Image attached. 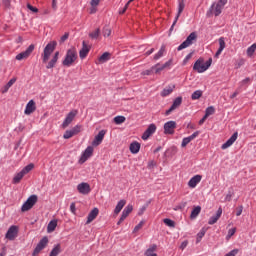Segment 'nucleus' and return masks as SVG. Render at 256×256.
<instances>
[{"label": "nucleus", "mask_w": 256, "mask_h": 256, "mask_svg": "<svg viewBox=\"0 0 256 256\" xmlns=\"http://www.w3.org/2000/svg\"><path fill=\"white\" fill-rule=\"evenodd\" d=\"M212 63V58H209L206 62H204L203 59H198L193 65V70L197 73H205V71L211 67Z\"/></svg>", "instance_id": "nucleus-1"}, {"label": "nucleus", "mask_w": 256, "mask_h": 256, "mask_svg": "<svg viewBox=\"0 0 256 256\" xmlns=\"http://www.w3.org/2000/svg\"><path fill=\"white\" fill-rule=\"evenodd\" d=\"M75 61H77V50L75 48L68 49L62 61L63 67H71Z\"/></svg>", "instance_id": "nucleus-2"}, {"label": "nucleus", "mask_w": 256, "mask_h": 256, "mask_svg": "<svg viewBox=\"0 0 256 256\" xmlns=\"http://www.w3.org/2000/svg\"><path fill=\"white\" fill-rule=\"evenodd\" d=\"M57 48V41H51L49 42L45 48H44V52L42 54V61L43 63H45L46 61H49V57H51V54L53 53V51H55V49Z\"/></svg>", "instance_id": "nucleus-3"}, {"label": "nucleus", "mask_w": 256, "mask_h": 256, "mask_svg": "<svg viewBox=\"0 0 256 256\" xmlns=\"http://www.w3.org/2000/svg\"><path fill=\"white\" fill-rule=\"evenodd\" d=\"M33 167H35L33 163H30L27 166H25L20 172H18L14 176L12 183H14V185H17V183H20L23 177H25V175H27V173H29L33 169Z\"/></svg>", "instance_id": "nucleus-4"}, {"label": "nucleus", "mask_w": 256, "mask_h": 256, "mask_svg": "<svg viewBox=\"0 0 256 256\" xmlns=\"http://www.w3.org/2000/svg\"><path fill=\"white\" fill-rule=\"evenodd\" d=\"M193 41H197L196 32L190 33V35H188L186 40L178 46L177 51H183V49H187V47H191V44L193 43Z\"/></svg>", "instance_id": "nucleus-5"}, {"label": "nucleus", "mask_w": 256, "mask_h": 256, "mask_svg": "<svg viewBox=\"0 0 256 256\" xmlns=\"http://www.w3.org/2000/svg\"><path fill=\"white\" fill-rule=\"evenodd\" d=\"M37 203V195H31L27 201L24 202V204L21 207V211L25 213V211H29L33 209V206Z\"/></svg>", "instance_id": "nucleus-6"}, {"label": "nucleus", "mask_w": 256, "mask_h": 256, "mask_svg": "<svg viewBox=\"0 0 256 256\" xmlns=\"http://www.w3.org/2000/svg\"><path fill=\"white\" fill-rule=\"evenodd\" d=\"M47 243H49V238H47V236H44L36 245L32 255L36 256L39 255V253H41V251H43V249H45V247H47Z\"/></svg>", "instance_id": "nucleus-7"}, {"label": "nucleus", "mask_w": 256, "mask_h": 256, "mask_svg": "<svg viewBox=\"0 0 256 256\" xmlns=\"http://www.w3.org/2000/svg\"><path fill=\"white\" fill-rule=\"evenodd\" d=\"M185 9V0H179V3H178V12H177V15L169 29L170 33L171 31H173V29L175 28V25H177V21H179V17H181V13H183Z\"/></svg>", "instance_id": "nucleus-8"}, {"label": "nucleus", "mask_w": 256, "mask_h": 256, "mask_svg": "<svg viewBox=\"0 0 256 256\" xmlns=\"http://www.w3.org/2000/svg\"><path fill=\"white\" fill-rule=\"evenodd\" d=\"M177 129V122L170 120L164 124V135H174Z\"/></svg>", "instance_id": "nucleus-9"}, {"label": "nucleus", "mask_w": 256, "mask_h": 256, "mask_svg": "<svg viewBox=\"0 0 256 256\" xmlns=\"http://www.w3.org/2000/svg\"><path fill=\"white\" fill-rule=\"evenodd\" d=\"M225 6L221 5V4H218L217 3H213L210 7V10L207 12V17H211V13H213L214 11V15L215 17H219V15L223 12V8Z\"/></svg>", "instance_id": "nucleus-10"}, {"label": "nucleus", "mask_w": 256, "mask_h": 256, "mask_svg": "<svg viewBox=\"0 0 256 256\" xmlns=\"http://www.w3.org/2000/svg\"><path fill=\"white\" fill-rule=\"evenodd\" d=\"M33 51H35V45L30 44L25 51L16 55V61H23V59H27V57H29Z\"/></svg>", "instance_id": "nucleus-11"}, {"label": "nucleus", "mask_w": 256, "mask_h": 256, "mask_svg": "<svg viewBox=\"0 0 256 256\" xmlns=\"http://www.w3.org/2000/svg\"><path fill=\"white\" fill-rule=\"evenodd\" d=\"M76 116H77V110L70 111L66 115V117H65V119H64V121H63V123L61 125L62 129H67L69 124L73 123V119H75Z\"/></svg>", "instance_id": "nucleus-12"}, {"label": "nucleus", "mask_w": 256, "mask_h": 256, "mask_svg": "<svg viewBox=\"0 0 256 256\" xmlns=\"http://www.w3.org/2000/svg\"><path fill=\"white\" fill-rule=\"evenodd\" d=\"M18 233H19V228L15 225H12L7 230L5 237L9 241H14V239L17 237Z\"/></svg>", "instance_id": "nucleus-13"}, {"label": "nucleus", "mask_w": 256, "mask_h": 256, "mask_svg": "<svg viewBox=\"0 0 256 256\" xmlns=\"http://www.w3.org/2000/svg\"><path fill=\"white\" fill-rule=\"evenodd\" d=\"M93 155V146H88L84 152L82 153L80 159H79V163L81 165H83V163H85V161H87V159H89L90 157H92Z\"/></svg>", "instance_id": "nucleus-14"}, {"label": "nucleus", "mask_w": 256, "mask_h": 256, "mask_svg": "<svg viewBox=\"0 0 256 256\" xmlns=\"http://www.w3.org/2000/svg\"><path fill=\"white\" fill-rule=\"evenodd\" d=\"M155 131H157V126L154 123L150 124L142 134L143 141H147V139H149L150 136L155 133Z\"/></svg>", "instance_id": "nucleus-15"}, {"label": "nucleus", "mask_w": 256, "mask_h": 256, "mask_svg": "<svg viewBox=\"0 0 256 256\" xmlns=\"http://www.w3.org/2000/svg\"><path fill=\"white\" fill-rule=\"evenodd\" d=\"M77 190L81 195H89L91 193V186L87 182H82L77 185Z\"/></svg>", "instance_id": "nucleus-16"}, {"label": "nucleus", "mask_w": 256, "mask_h": 256, "mask_svg": "<svg viewBox=\"0 0 256 256\" xmlns=\"http://www.w3.org/2000/svg\"><path fill=\"white\" fill-rule=\"evenodd\" d=\"M107 131L100 130L98 134L95 136L94 140L92 141L93 147H98V145H101L103 143V139H105V134Z\"/></svg>", "instance_id": "nucleus-17"}, {"label": "nucleus", "mask_w": 256, "mask_h": 256, "mask_svg": "<svg viewBox=\"0 0 256 256\" xmlns=\"http://www.w3.org/2000/svg\"><path fill=\"white\" fill-rule=\"evenodd\" d=\"M154 69V73L156 75H159V73H161V71L167 69V67H171V60H168L166 63L161 64V63H157L154 66H152Z\"/></svg>", "instance_id": "nucleus-18"}, {"label": "nucleus", "mask_w": 256, "mask_h": 256, "mask_svg": "<svg viewBox=\"0 0 256 256\" xmlns=\"http://www.w3.org/2000/svg\"><path fill=\"white\" fill-rule=\"evenodd\" d=\"M221 215H223V208L219 207L216 214L209 218L208 225H215L221 219Z\"/></svg>", "instance_id": "nucleus-19"}, {"label": "nucleus", "mask_w": 256, "mask_h": 256, "mask_svg": "<svg viewBox=\"0 0 256 256\" xmlns=\"http://www.w3.org/2000/svg\"><path fill=\"white\" fill-rule=\"evenodd\" d=\"M239 137V133L235 132L224 144H222L221 149H229L235 141H237V138Z\"/></svg>", "instance_id": "nucleus-20"}, {"label": "nucleus", "mask_w": 256, "mask_h": 256, "mask_svg": "<svg viewBox=\"0 0 256 256\" xmlns=\"http://www.w3.org/2000/svg\"><path fill=\"white\" fill-rule=\"evenodd\" d=\"M201 179H203V176L197 174L195 176H193L189 182H188V186L191 189H195L197 187V185H199V183H201Z\"/></svg>", "instance_id": "nucleus-21"}, {"label": "nucleus", "mask_w": 256, "mask_h": 256, "mask_svg": "<svg viewBox=\"0 0 256 256\" xmlns=\"http://www.w3.org/2000/svg\"><path fill=\"white\" fill-rule=\"evenodd\" d=\"M37 109V106L35 104L34 100H30L25 107L24 113L25 115H31L35 110Z\"/></svg>", "instance_id": "nucleus-22"}, {"label": "nucleus", "mask_w": 256, "mask_h": 256, "mask_svg": "<svg viewBox=\"0 0 256 256\" xmlns=\"http://www.w3.org/2000/svg\"><path fill=\"white\" fill-rule=\"evenodd\" d=\"M89 46H87V43H85V41L82 42V48L79 51V56L80 59H85V57H87V55H89Z\"/></svg>", "instance_id": "nucleus-23"}, {"label": "nucleus", "mask_w": 256, "mask_h": 256, "mask_svg": "<svg viewBox=\"0 0 256 256\" xmlns=\"http://www.w3.org/2000/svg\"><path fill=\"white\" fill-rule=\"evenodd\" d=\"M97 215H99V208H94L87 217V221L86 223L89 224L92 221H95V219H97Z\"/></svg>", "instance_id": "nucleus-24"}, {"label": "nucleus", "mask_w": 256, "mask_h": 256, "mask_svg": "<svg viewBox=\"0 0 256 256\" xmlns=\"http://www.w3.org/2000/svg\"><path fill=\"white\" fill-rule=\"evenodd\" d=\"M57 61H59V51L55 52L53 58L48 62L46 69H53L57 65Z\"/></svg>", "instance_id": "nucleus-25"}, {"label": "nucleus", "mask_w": 256, "mask_h": 256, "mask_svg": "<svg viewBox=\"0 0 256 256\" xmlns=\"http://www.w3.org/2000/svg\"><path fill=\"white\" fill-rule=\"evenodd\" d=\"M141 150V144L137 141H134L130 144V152L133 155H137V153H139V151Z\"/></svg>", "instance_id": "nucleus-26"}, {"label": "nucleus", "mask_w": 256, "mask_h": 256, "mask_svg": "<svg viewBox=\"0 0 256 256\" xmlns=\"http://www.w3.org/2000/svg\"><path fill=\"white\" fill-rule=\"evenodd\" d=\"M174 89H175L174 84L168 85L166 88H164L161 91V93H160L161 97H168V95H171L173 93Z\"/></svg>", "instance_id": "nucleus-27"}, {"label": "nucleus", "mask_w": 256, "mask_h": 256, "mask_svg": "<svg viewBox=\"0 0 256 256\" xmlns=\"http://www.w3.org/2000/svg\"><path fill=\"white\" fill-rule=\"evenodd\" d=\"M155 251H157V246L156 244H152L144 253L145 256H157V253H155Z\"/></svg>", "instance_id": "nucleus-28"}, {"label": "nucleus", "mask_w": 256, "mask_h": 256, "mask_svg": "<svg viewBox=\"0 0 256 256\" xmlns=\"http://www.w3.org/2000/svg\"><path fill=\"white\" fill-rule=\"evenodd\" d=\"M127 202L125 201V200H120L118 203H117V205H116V207H115V209H114V213H115V215H119V213H121V210L123 209V207H125V204H126Z\"/></svg>", "instance_id": "nucleus-29"}, {"label": "nucleus", "mask_w": 256, "mask_h": 256, "mask_svg": "<svg viewBox=\"0 0 256 256\" xmlns=\"http://www.w3.org/2000/svg\"><path fill=\"white\" fill-rule=\"evenodd\" d=\"M56 228H57V220H51L48 223L47 232L48 233H53V231H55Z\"/></svg>", "instance_id": "nucleus-30"}, {"label": "nucleus", "mask_w": 256, "mask_h": 256, "mask_svg": "<svg viewBox=\"0 0 256 256\" xmlns=\"http://www.w3.org/2000/svg\"><path fill=\"white\" fill-rule=\"evenodd\" d=\"M181 103H183V97L178 96L171 105L172 109H177V107L181 106Z\"/></svg>", "instance_id": "nucleus-31"}, {"label": "nucleus", "mask_w": 256, "mask_h": 256, "mask_svg": "<svg viewBox=\"0 0 256 256\" xmlns=\"http://www.w3.org/2000/svg\"><path fill=\"white\" fill-rule=\"evenodd\" d=\"M201 97H203V91L202 90H196L191 95L192 101H197V99H201Z\"/></svg>", "instance_id": "nucleus-32"}, {"label": "nucleus", "mask_w": 256, "mask_h": 256, "mask_svg": "<svg viewBox=\"0 0 256 256\" xmlns=\"http://www.w3.org/2000/svg\"><path fill=\"white\" fill-rule=\"evenodd\" d=\"M61 253V244H56L50 252L49 256H57Z\"/></svg>", "instance_id": "nucleus-33"}, {"label": "nucleus", "mask_w": 256, "mask_h": 256, "mask_svg": "<svg viewBox=\"0 0 256 256\" xmlns=\"http://www.w3.org/2000/svg\"><path fill=\"white\" fill-rule=\"evenodd\" d=\"M199 213H201V206H196V207L192 210V212H191V214H190V218H192V219H197V216L199 215Z\"/></svg>", "instance_id": "nucleus-34"}, {"label": "nucleus", "mask_w": 256, "mask_h": 256, "mask_svg": "<svg viewBox=\"0 0 256 256\" xmlns=\"http://www.w3.org/2000/svg\"><path fill=\"white\" fill-rule=\"evenodd\" d=\"M109 57H111V53H109V52H104V53L99 57V62H100V63H107V61H109Z\"/></svg>", "instance_id": "nucleus-35"}, {"label": "nucleus", "mask_w": 256, "mask_h": 256, "mask_svg": "<svg viewBox=\"0 0 256 256\" xmlns=\"http://www.w3.org/2000/svg\"><path fill=\"white\" fill-rule=\"evenodd\" d=\"M164 53H165V46H162L160 50L154 55V61H159V59L163 57Z\"/></svg>", "instance_id": "nucleus-36"}, {"label": "nucleus", "mask_w": 256, "mask_h": 256, "mask_svg": "<svg viewBox=\"0 0 256 256\" xmlns=\"http://www.w3.org/2000/svg\"><path fill=\"white\" fill-rule=\"evenodd\" d=\"M207 233V230L205 228H202L199 233L197 234L196 243H200V241L205 237V234Z\"/></svg>", "instance_id": "nucleus-37"}, {"label": "nucleus", "mask_w": 256, "mask_h": 256, "mask_svg": "<svg viewBox=\"0 0 256 256\" xmlns=\"http://www.w3.org/2000/svg\"><path fill=\"white\" fill-rule=\"evenodd\" d=\"M125 121H126L125 116H116V117H114V123L116 125H121V124L125 123Z\"/></svg>", "instance_id": "nucleus-38"}, {"label": "nucleus", "mask_w": 256, "mask_h": 256, "mask_svg": "<svg viewBox=\"0 0 256 256\" xmlns=\"http://www.w3.org/2000/svg\"><path fill=\"white\" fill-rule=\"evenodd\" d=\"M255 50H256V43L252 44L247 48L248 57H253V53H255Z\"/></svg>", "instance_id": "nucleus-39"}, {"label": "nucleus", "mask_w": 256, "mask_h": 256, "mask_svg": "<svg viewBox=\"0 0 256 256\" xmlns=\"http://www.w3.org/2000/svg\"><path fill=\"white\" fill-rule=\"evenodd\" d=\"M234 195H235V192L233 191V188H229L228 193L225 197V201H231Z\"/></svg>", "instance_id": "nucleus-40"}, {"label": "nucleus", "mask_w": 256, "mask_h": 256, "mask_svg": "<svg viewBox=\"0 0 256 256\" xmlns=\"http://www.w3.org/2000/svg\"><path fill=\"white\" fill-rule=\"evenodd\" d=\"M99 35H101V29H96L94 32L89 34V37H91V39H98Z\"/></svg>", "instance_id": "nucleus-41"}, {"label": "nucleus", "mask_w": 256, "mask_h": 256, "mask_svg": "<svg viewBox=\"0 0 256 256\" xmlns=\"http://www.w3.org/2000/svg\"><path fill=\"white\" fill-rule=\"evenodd\" d=\"M215 113V107L209 106L205 110L206 117H209L210 115H213Z\"/></svg>", "instance_id": "nucleus-42"}, {"label": "nucleus", "mask_w": 256, "mask_h": 256, "mask_svg": "<svg viewBox=\"0 0 256 256\" xmlns=\"http://www.w3.org/2000/svg\"><path fill=\"white\" fill-rule=\"evenodd\" d=\"M131 211H133V205L128 204L124 210L122 211V213H124L127 217H129V213H131Z\"/></svg>", "instance_id": "nucleus-43"}, {"label": "nucleus", "mask_w": 256, "mask_h": 256, "mask_svg": "<svg viewBox=\"0 0 256 256\" xmlns=\"http://www.w3.org/2000/svg\"><path fill=\"white\" fill-rule=\"evenodd\" d=\"M235 233H237V228L229 229L228 234L226 236V241H229V239H231V237L235 235Z\"/></svg>", "instance_id": "nucleus-44"}, {"label": "nucleus", "mask_w": 256, "mask_h": 256, "mask_svg": "<svg viewBox=\"0 0 256 256\" xmlns=\"http://www.w3.org/2000/svg\"><path fill=\"white\" fill-rule=\"evenodd\" d=\"M226 47V44H225V38L224 37H220L219 38V50L220 51H223Z\"/></svg>", "instance_id": "nucleus-45"}, {"label": "nucleus", "mask_w": 256, "mask_h": 256, "mask_svg": "<svg viewBox=\"0 0 256 256\" xmlns=\"http://www.w3.org/2000/svg\"><path fill=\"white\" fill-rule=\"evenodd\" d=\"M75 134H73L72 130H66L64 135H63V139H71V137H73Z\"/></svg>", "instance_id": "nucleus-46"}, {"label": "nucleus", "mask_w": 256, "mask_h": 256, "mask_svg": "<svg viewBox=\"0 0 256 256\" xmlns=\"http://www.w3.org/2000/svg\"><path fill=\"white\" fill-rule=\"evenodd\" d=\"M251 81V78L247 77L244 80H242L240 82V87L239 89H241L242 87H247V85H249V82Z\"/></svg>", "instance_id": "nucleus-47"}, {"label": "nucleus", "mask_w": 256, "mask_h": 256, "mask_svg": "<svg viewBox=\"0 0 256 256\" xmlns=\"http://www.w3.org/2000/svg\"><path fill=\"white\" fill-rule=\"evenodd\" d=\"M163 222L167 225V227H175V221L169 218L164 219Z\"/></svg>", "instance_id": "nucleus-48"}, {"label": "nucleus", "mask_w": 256, "mask_h": 256, "mask_svg": "<svg viewBox=\"0 0 256 256\" xmlns=\"http://www.w3.org/2000/svg\"><path fill=\"white\" fill-rule=\"evenodd\" d=\"M74 135L81 133V125L77 124L72 129H70Z\"/></svg>", "instance_id": "nucleus-49"}, {"label": "nucleus", "mask_w": 256, "mask_h": 256, "mask_svg": "<svg viewBox=\"0 0 256 256\" xmlns=\"http://www.w3.org/2000/svg\"><path fill=\"white\" fill-rule=\"evenodd\" d=\"M111 35V28H109L108 26H105L103 28V36L104 37H109Z\"/></svg>", "instance_id": "nucleus-50"}, {"label": "nucleus", "mask_w": 256, "mask_h": 256, "mask_svg": "<svg viewBox=\"0 0 256 256\" xmlns=\"http://www.w3.org/2000/svg\"><path fill=\"white\" fill-rule=\"evenodd\" d=\"M190 141H191V138L189 136L183 138L182 143H181V147H187V145H189Z\"/></svg>", "instance_id": "nucleus-51"}, {"label": "nucleus", "mask_w": 256, "mask_h": 256, "mask_svg": "<svg viewBox=\"0 0 256 256\" xmlns=\"http://www.w3.org/2000/svg\"><path fill=\"white\" fill-rule=\"evenodd\" d=\"M153 73H155V70H154V68H153V66H152L150 69L144 70V71L142 72V75H153Z\"/></svg>", "instance_id": "nucleus-52"}, {"label": "nucleus", "mask_w": 256, "mask_h": 256, "mask_svg": "<svg viewBox=\"0 0 256 256\" xmlns=\"http://www.w3.org/2000/svg\"><path fill=\"white\" fill-rule=\"evenodd\" d=\"M243 65H245V60H244V59H240V60L235 64V69H240L241 67H243Z\"/></svg>", "instance_id": "nucleus-53"}, {"label": "nucleus", "mask_w": 256, "mask_h": 256, "mask_svg": "<svg viewBox=\"0 0 256 256\" xmlns=\"http://www.w3.org/2000/svg\"><path fill=\"white\" fill-rule=\"evenodd\" d=\"M27 9H29V11H32V13H39V9L33 7L31 4H27Z\"/></svg>", "instance_id": "nucleus-54"}, {"label": "nucleus", "mask_w": 256, "mask_h": 256, "mask_svg": "<svg viewBox=\"0 0 256 256\" xmlns=\"http://www.w3.org/2000/svg\"><path fill=\"white\" fill-rule=\"evenodd\" d=\"M237 253H239V249H233L230 252H228L227 254H225V256H236Z\"/></svg>", "instance_id": "nucleus-55"}, {"label": "nucleus", "mask_w": 256, "mask_h": 256, "mask_svg": "<svg viewBox=\"0 0 256 256\" xmlns=\"http://www.w3.org/2000/svg\"><path fill=\"white\" fill-rule=\"evenodd\" d=\"M241 213H243V205L236 208V217H240Z\"/></svg>", "instance_id": "nucleus-56"}, {"label": "nucleus", "mask_w": 256, "mask_h": 256, "mask_svg": "<svg viewBox=\"0 0 256 256\" xmlns=\"http://www.w3.org/2000/svg\"><path fill=\"white\" fill-rule=\"evenodd\" d=\"M69 39V33H65L61 38H60V43H65Z\"/></svg>", "instance_id": "nucleus-57"}, {"label": "nucleus", "mask_w": 256, "mask_h": 256, "mask_svg": "<svg viewBox=\"0 0 256 256\" xmlns=\"http://www.w3.org/2000/svg\"><path fill=\"white\" fill-rule=\"evenodd\" d=\"M17 82V78H12L8 81V83L6 85H8V87H13V85H15V83Z\"/></svg>", "instance_id": "nucleus-58"}, {"label": "nucleus", "mask_w": 256, "mask_h": 256, "mask_svg": "<svg viewBox=\"0 0 256 256\" xmlns=\"http://www.w3.org/2000/svg\"><path fill=\"white\" fill-rule=\"evenodd\" d=\"M199 133H200L199 131H195L188 137L190 138L191 141H193V139H196V137H199Z\"/></svg>", "instance_id": "nucleus-59"}, {"label": "nucleus", "mask_w": 256, "mask_h": 256, "mask_svg": "<svg viewBox=\"0 0 256 256\" xmlns=\"http://www.w3.org/2000/svg\"><path fill=\"white\" fill-rule=\"evenodd\" d=\"M145 224L144 221H140L134 228V231H139V229H141V227H143V225Z\"/></svg>", "instance_id": "nucleus-60"}, {"label": "nucleus", "mask_w": 256, "mask_h": 256, "mask_svg": "<svg viewBox=\"0 0 256 256\" xmlns=\"http://www.w3.org/2000/svg\"><path fill=\"white\" fill-rule=\"evenodd\" d=\"M239 93H241V88L236 89V91L230 96V99H235Z\"/></svg>", "instance_id": "nucleus-61"}, {"label": "nucleus", "mask_w": 256, "mask_h": 256, "mask_svg": "<svg viewBox=\"0 0 256 256\" xmlns=\"http://www.w3.org/2000/svg\"><path fill=\"white\" fill-rule=\"evenodd\" d=\"M191 57H193V53H189L183 60V64L186 65V63L189 62V59H191Z\"/></svg>", "instance_id": "nucleus-62"}, {"label": "nucleus", "mask_w": 256, "mask_h": 256, "mask_svg": "<svg viewBox=\"0 0 256 256\" xmlns=\"http://www.w3.org/2000/svg\"><path fill=\"white\" fill-rule=\"evenodd\" d=\"M187 245H189V241L185 240L181 243L180 249L183 251L184 249L187 248Z\"/></svg>", "instance_id": "nucleus-63"}, {"label": "nucleus", "mask_w": 256, "mask_h": 256, "mask_svg": "<svg viewBox=\"0 0 256 256\" xmlns=\"http://www.w3.org/2000/svg\"><path fill=\"white\" fill-rule=\"evenodd\" d=\"M70 211H71V213H75V211H77V208L75 206V202H72L70 204Z\"/></svg>", "instance_id": "nucleus-64"}]
</instances>
